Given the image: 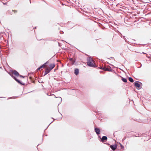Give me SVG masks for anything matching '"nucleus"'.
<instances>
[{"instance_id":"nucleus-20","label":"nucleus","mask_w":151,"mask_h":151,"mask_svg":"<svg viewBox=\"0 0 151 151\" xmlns=\"http://www.w3.org/2000/svg\"><path fill=\"white\" fill-rule=\"evenodd\" d=\"M119 144H120V146H121V148L122 149L123 148H124V147L123 146V145H122V144H121L120 143H119Z\"/></svg>"},{"instance_id":"nucleus-3","label":"nucleus","mask_w":151,"mask_h":151,"mask_svg":"<svg viewBox=\"0 0 151 151\" xmlns=\"http://www.w3.org/2000/svg\"><path fill=\"white\" fill-rule=\"evenodd\" d=\"M107 144L109 146H110V147L113 151H115L116 149L117 145L116 144H115L114 145H110L108 143H107Z\"/></svg>"},{"instance_id":"nucleus-40","label":"nucleus","mask_w":151,"mask_h":151,"mask_svg":"<svg viewBox=\"0 0 151 151\" xmlns=\"http://www.w3.org/2000/svg\"><path fill=\"white\" fill-rule=\"evenodd\" d=\"M38 145H39V144L37 146V149H38V147H38Z\"/></svg>"},{"instance_id":"nucleus-31","label":"nucleus","mask_w":151,"mask_h":151,"mask_svg":"<svg viewBox=\"0 0 151 151\" xmlns=\"http://www.w3.org/2000/svg\"><path fill=\"white\" fill-rule=\"evenodd\" d=\"M99 68L101 69H102V70L104 69L103 67H101L100 68Z\"/></svg>"},{"instance_id":"nucleus-36","label":"nucleus","mask_w":151,"mask_h":151,"mask_svg":"<svg viewBox=\"0 0 151 151\" xmlns=\"http://www.w3.org/2000/svg\"><path fill=\"white\" fill-rule=\"evenodd\" d=\"M126 138H124L123 139V140H125V139Z\"/></svg>"},{"instance_id":"nucleus-15","label":"nucleus","mask_w":151,"mask_h":151,"mask_svg":"<svg viewBox=\"0 0 151 151\" xmlns=\"http://www.w3.org/2000/svg\"><path fill=\"white\" fill-rule=\"evenodd\" d=\"M19 76L21 78H26V79H27V76H23L22 75H20Z\"/></svg>"},{"instance_id":"nucleus-43","label":"nucleus","mask_w":151,"mask_h":151,"mask_svg":"<svg viewBox=\"0 0 151 151\" xmlns=\"http://www.w3.org/2000/svg\"><path fill=\"white\" fill-rule=\"evenodd\" d=\"M52 118V119H53L54 120V119H53V118Z\"/></svg>"},{"instance_id":"nucleus-18","label":"nucleus","mask_w":151,"mask_h":151,"mask_svg":"<svg viewBox=\"0 0 151 151\" xmlns=\"http://www.w3.org/2000/svg\"><path fill=\"white\" fill-rule=\"evenodd\" d=\"M9 74L10 75V76L13 78L14 79V78H16L14 76L13 74H11V73H9Z\"/></svg>"},{"instance_id":"nucleus-32","label":"nucleus","mask_w":151,"mask_h":151,"mask_svg":"<svg viewBox=\"0 0 151 151\" xmlns=\"http://www.w3.org/2000/svg\"><path fill=\"white\" fill-rule=\"evenodd\" d=\"M53 122V121H52V122L49 124V125H48V126L47 127V128L49 126V125L51 123H52V122Z\"/></svg>"},{"instance_id":"nucleus-7","label":"nucleus","mask_w":151,"mask_h":151,"mask_svg":"<svg viewBox=\"0 0 151 151\" xmlns=\"http://www.w3.org/2000/svg\"><path fill=\"white\" fill-rule=\"evenodd\" d=\"M14 80L19 83L22 85H24L25 83L22 82L20 80L17 79L16 78H14Z\"/></svg>"},{"instance_id":"nucleus-13","label":"nucleus","mask_w":151,"mask_h":151,"mask_svg":"<svg viewBox=\"0 0 151 151\" xmlns=\"http://www.w3.org/2000/svg\"><path fill=\"white\" fill-rule=\"evenodd\" d=\"M122 80L124 82L126 83L127 82V80L126 78L122 77Z\"/></svg>"},{"instance_id":"nucleus-10","label":"nucleus","mask_w":151,"mask_h":151,"mask_svg":"<svg viewBox=\"0 0 151 151\" xmlns=\"http://www.w3.org/2000/svg\"><path fill=\"white\" fill-rule=\"evenodd\" d=\"M55 66V65L54 63H51L50 65L49 69L51 70L54 68Z\"/></svg>"},{"instance_id":"nucleus-8","label":"nucleus","mask_w":151,"mask_h":151,"mask_svg":"<svg viewBox=\"0 0 151 151\" xmlns=\"http://www.w3.org/2000/svg\"><path fill=\"white\" fill-rule=\"evenodd\" d=\"M13 74L16 76L18 77L19 76V73L15 70H13L12 71Z\"/></svg>"},{"instance_id":"nucleus-30","label":"nucleus","mask_w":151,"mask_h":151,"mask_svg":"<svg viewBox=\"0 0 151 151\" xmlns=\"http://www.w3.org/2000/svg\"><path fill=\"white\" fill-rule=\"evenodd\" d=\"M58 97L60 99V102H61L62 101V98L60 97Z\"/></svg>"},{"instance_id":"nucleus-38","label":"nucleus","mask_w":151,"mask_h":151,"mask_svg":"<svg viewBox=\"0 0 151 151\" xmlns=\"http://www.w3.org/2000/svg\"><path fill=\"white\" fill-rule=\"evenodd\" d=\"M142 53H143V54H145V53H144V52H142Z\"/></svg>"},{"instance_id":"nucleus-17","label":"nucleus","mask_w":151,"mask_h":151,"mask_svg":"<svg viewBox=\"0 0 151 151\" xmlns=\"http://www.w3.org/2000/svg\"><path fill=\"white\" fill-rule=\"evenodd\" d=\"M76 61V60H73V61H72L71 62V65H73L75 63V62Z\"/></svg>"},{"instance_id":"nucleus-1","label":"nucleus","mask_w":151,"mask_h":151,"mask_svg":"<svg viewBox=\"0 0 151 151\" xmlns=\"http://www.w3.org/2000/svg\"><path fill=\"white\" fill-rule=\"evenodd\" d=\"M87 64L88 66L93 68L97 67L96 65L92 63V62H93V60L91 57L90 56L87 58Z\"/></svg>"},{"instance_id":"nucleus-41","label":"nucleus","mask_w":151,"mask_h":151,"mask_svg":"<svg viewBox=\"0 0 151 151\" xmlns=\"http://www.w3.org/2000/svg\"><path fill=\"white\" fill-rule=\"evenodd\" d=\"M36 28V27H35V28Z\"/></svg>"},{"instance_id":"nucleus-22","label":"nucleus","mask_w":151,"mask_h":151,"mask_svg":"<svg viewBox=\"0 0 151 151\" xmlns=\"http://www.w3.org/2000/svg\"><path fill=\"white\" fill-rule=\"evenodd\" d=\"M108 68H109V70H111V72L113 70L112 69H111V67L110 66H109V67Z\"/></svg>"},{"instance_id":"nucleus-26","label":"nucleus","mask_w":151,"mask_h":151,"mask_svg":"<svg viewBox=\"0 0 151 151\" xmlns=\"http://www.w3.org/2000/svg\"><path fill=\"white\" fill-rule=\"evenodd\" d=\"M39 67L41 69L42 68H43L44 67L42 65H40Z\"/></svg>"},{"instance_id":"nucleus-16","label":"nucleus","mask_w":151,"mask_h":151,"mask_svg":"<svg viewBox=\"0 0 151 151\" xmlns=\"http://www.w3.org/2000/svg\"><path fill=\"white\" fill-rule=\"evenodd\" d=\"M123 38L124 39V40H125L126 42L129 43V42L128 41L126 38L124 36L123 37Z\"/></svg>"},{"instance_id":"nucleus-2","label":"nucleus","mask_w":151,"mask_h":151,"mask_svg":"<svg viewBox=\"0 0 151 151\" xmlns=\"http://www.w3.org/2000/svg\"><path fill=\"white\" fill-rule=\"evenodd\" d=\"M134 86L138 90H139L142 88V84L141 82L136 81L134 83Z\"/></svg>"},{"instance_id":"nucleus-44","label":"nucleus","mask_w":151,"mask_h":151,"mask_svg":"<svg viewBox=\"0 0 151 151\" xmlns=\"http://www.w3.org/2000/svg\"><path fill=\"white\" fill-rule=\"evenodd\" d=\"M47 95H48V93H47Z\"/></svg>"},{"instance_id":"nucleus-9","label":"nucleus","mask_w":151,"mask_h":151,"mask_svg":"<svg viewBox=\"0 0 151 151\" xmlns=\"http://www.w3.org/2000/svg\"><path fill=\"white\" fill-rule=\"evenodd\" d=\"M50 71L51 70H50L49 68H46L45 69V74L43 75V76H45V75L47 74L48 73L50 72Z\"/></svg>"},{"instance_id":"nucleus-23","label":"nucleus","mask_w":151,"mask_h":151,"mask_svg":"<svg viewBox=\"0 0 151 151\" xmlns=\"http://www.w3.org/2000/svg\"><path fill=\"white\" fill-rule=\"evenodd\" d=\"M48 63V62H46L45 63H44L43 64V66L44 67L45 66V65H46V64H47Z\"/></svg>"},{"instance_id":"nucleus-24","label":"nucleus","mask_w":151,"mask_h":151,"mask_svg":"<svg viewBox=\"0 0 151 151\" xmlns=\"http://www.w3.org/2000/svg\"><path fill=\"white\" fill-rule=\"evenodd\" d=\"M48 63V62H46L45 63H44L43 64V66L44 67L45 66V65H46V64H47Z\"/></svg>"},{"instance_id":"nucleus-5","label":"nucleus","mask_w":151,"mask_h":151,"mask_svg":"<svg viewBox=\"0 0 151 151\" xmlns=\"http://www.w3.org/2000/svg\"><path fill=\"white\" fill-rule=\"evenodd\" d=\"M68 27L70 29H71L74 27L73 24L71 22H68Z\"/></svg>"},{"instance_id":"nucleus-27","label":"nucleus","mask_w":151,"mask_h":151,"mask_svg":"<svg viewBox=\"0 0 151 151\" xmlns=\"http://www.w3.org/2000/svg\"><path fill=\"white\" fill-rule=\"evenodd\" d=\"M40 69H41V68H40V67H39V68H37V70H37V71H38V70H39Z\"/></svg>"},{"instance_id":"nucleus-28","label":"nucleus","mask_w":151,"mask_h":151,"mask_svg":"<svg viewBox=\"0 0 151 151\" xmlns=\"http://www.w3.org/2000/svg\"><path fill=\"white\" fill-rule=\"evenodd\" d=\"M60 33H61V34H63L64 33V32L63 31H60Z\"/></svg>"},{"instance_id":"nucleus-14","label":"nucleus","mask_w":151,"mask_h":151,"mask_svg":"<svg viewBox=\"0 0 151 151\" xmlns=\"http://www.w3.org/2000/svg\"><path fill=\"white\" fill-rule=\"evenodd\" d=\"M129 80L131 82L133 83L134 82V80L131 77H129Z\"/></svg>"},{"instance_id":"nucleus-39","label":"nucleus","mask_w":151,"mask_h":151,"mask_svg":"<svg viewBox=\"0 0 151 151\" xmlns=\"http://www.w3.org/2000/svg\"><path fill=\"white\" fill-rule=\"evenodd\" d=\"M141 64V66H140V67H139V68H140V67H141V66H142V64Z\"/></svg>"},{"instance_id":"nucleus-11","label":"nucleus","mask_w":151,"mask_h":151,"mask_svg":"<svg viewBox=\"0 0 151 151\" xmlns=\"http://www.w3.org/2000/svg\"><path fill=\"white\" fill-rule=\"evenodd\" d=\"M74 73L76 75H78L79 74V69L78 68H76L75 69Z\"/></svg>"},{"instance_id":"nucleus-19","label":"nucleus","mask_w":151,"mask_h":151,"mask_svg":"<svg viewBox=\"0 0 151 151\" xmlns=\"http://www.w3.org/2000/svg\"><path fill=\"white\" fill-rule=\"evenodd\" d=\"M9 74L10 75V76L13 78L14 79V78H16L14 76L13 74H11V73H9Z\"/></svg>"},{"instance_id":"nucleus-29","label":"nucleus","mask_w":151,"mask_h":151,"mask_svg":"<svg viewBox=\"0 0 151 151\" xmlns=\"http://www.w3.org/2000/svg\"><path fill=\"white\" fill-rule=\"evenodd\" d=\"M12 11H14V13H17V10H15L14 11V10H13Z\"/></svg>"},{"instance_id":"nucleus-34","label":"nucleus","mask_w":151,"mask_h":151,"mask_svg":"<svg viewBox=\"0 0 151 151\" xmlns=\"http://www.w3.org/2000/svg\"><path fill=\"white\" fill-rule=\"evenodd\" d=\"M110 58H112V59H114V58L113 57H111Z\"/></svg>"},{"instance_id":"nucleus-33","label":"nucleus","mask_w":151,"mask_h":151,"mask_svg":"<svg viewBox=\"0 0 151 151\" xmlns=\"http://www.w3.org/2000/svg\"><path fill=\"white\" fill-rule=\"evenodd\" d=\"M58 46H59V47H60V43L59 42H58Z\"/></svg>"},{"instance_id":"nucleus-12","label":"nucleus","mask_w":151,"mask_h":151,"mask_svg":"<svg viewBox=\"0 0 151 151\" xmlns=\"http://www.w3.org/2000/svg\"><path fill=\"white\" fill-rule=\"evenodd\" d=\"M104 69L103 70L104 71H108L109 72H111V70H109V68L106 67H103Z\"/></svg>"},{"instance_id":"nucleus-21","label":"nucleus","mask_w":151,"mask_h":151,"mask_svg":"<svg viewBox=\"0 0 151 151\" xmlns=\"http://www.w3.org/2000/svg\"><path fill=\"white\" fill-rule=\"evenodd\" d=\"M73 59L72 58H69V60L70 61H73Z\"/></svg>"},{"instance_id":"nucleus-25","label":"nucleus","mask_w":151,"mask_h":151,"mask_svg":"<svg viewBox=\"0 0 151 151\" xmlns=\"http://www.w3.org/2000/svg\"><path fill=\"white\" fill-rule=\"evenodd\" d=\"M48 63V62H46L45 63H44L43 64V66L44 67L45 66V65H46V64H47Z\"/></svg>"},{"instance_id":"nucleus-35","label":"nucleus","mask_w":151,"mask_h":151,"mask_svg":"<svg viewBox=\"0 0 151 151\" xmlns=\"http://www.w3.org/2000/svg\"><path fill=\"white\" fill-rule=\"evenodd\" d=\"M56 69H55L54 70V71H55L56 70Z\"/></svg>"},{"instance_id":"nucleus-42","label":"nucleus","mask_w":151,"mask_h":151,"mask_svg":"<svg viewBox=\"0 0 151 151\" xmlns=\"http://www.w3.org/2000/svg\"><path fill=\"white\" fill-rule=\"evenodd\" d=\"M39 83H41V82H40L39 81Z\"/></svg>"},{"instance_id":"nucleus-6","label":"nucleus","mask_w":151,"mask_h":151,"mask_svg":"<svg viewBox=\"0 0 151 151\" xmlns=\"http://www.w3.org/2000/svg\"><path fill=\"white\" fill-rule=\"evenodd\" d=\"M94 130L97 135H99L100 133V129L99 128H95Z\"/></svg>"},{"instance_id":"nucleus-37","label":"nucleus","mask_w":151,"mask_h":151,"mask_svg":"<svg viewBox=\"0 0 151 151\" xmlns=\"http://www.w3.org/2000/svg\"><path fill=\"white\" fill-rule=\"evenodd\" d=\"M0 68H1V69H2V67H0Z\"/></svg>"},{"instance_id":"nucleus-4","label":"nucleus","mask_w":151,"mask_h":151,"mask_svg":"<svg viewBox=\"0 0 151 151\" xmlns=\"http://www.w3.org/2000/svg\"><path fill=\"white\" fill-rule=\"evenodd\" d=\"M99 137L101 139V141L102 142L106 141L108 139L107 137L105 136H103L102 138H101L99 136Z\"/></svg>"}]
</instances>
